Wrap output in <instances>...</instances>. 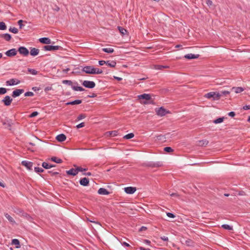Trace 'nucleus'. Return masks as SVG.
<instances>
[{"mask_svg": "<svg viewBox=\"0 0 250 250\" xmlns=\"http://www.w3.org/2000/svg\"><path fill=\"white\" fill-rule=\"evenodd\" d=\"M96 97H97V94L94 93H93L91 95L87 96V97L88 98H95Z\"/></svg>", "mask_w": 250, "mask_h": 250, "instance_id": "nucleus-61", "label": "nucleus"}, {"mask_svg": "<svg viewBox=\"0 0 250 250\" xmlns=\"http://www.w3.org/2000/svg\"><path fill=\"white\" fill-rule=\"evenodd\" d=\"M124 190L127 194H131L134 193L136 191V188L135 187H128L125 188H124Z\"/></svg>", "mask_w": 250, "mask_h": 250, "instance_id": "nucleus-14", "label": "nucleus"}, {"mask_svg": "<svg viewBox=\"0 0 250 250\" xmlns=\"http://www.w3.org/2000/svg\"><path fill=\"white\" fill-rule=\"evenodd\" d=\"M168 66H165V65H157L155 66L156 69H159V70H162L163 68H168Z\"/></svg>", "mask_w": 250, "mask_h": 250, "instance_id": "nucleus-46", "label": "nucleus"}, {"mask_svg": "<svg viewBox=\"0 0 250 250\" xmlns=\"http://www.w3.org/2000/svg\"><path fill=\"white\" fill-rule=\"evenodd\" d=\"M160 238H161L162 240H164V241H167H167H168V237H166V236H161V237H160Z\"/></svg>", "mask_w": 250, "mask_h": 250, "instance_id": "nucleus-56", "label": "nucleus"}, {"mask_svg": "<svg viewBox=\"0 0 250 250\" xmlns=\"http://www.w3.org/2000/svg\"><path fill=\"white\" fill-rule=\"evenodd\" d=\"M118 28L120 33L123 35H125L127 33V30L121 26H118Z\"/></svg>", "mask_w": 250, "mask_h": 250, "instance_id": "nucleus-34", "label": "nucleus"}, {"mask_svg": "<svg viewBox=\"0 0 250 250\" xmlns=\"http://www.w3.org/2000/svg\"><path fill=\"white\" fill-rule=\"evenodd\" d=\"M77 171H78V173L79 172V171H86L87 170V168H83L82 167H77Z\"/></svg>", "mask_w": 250, "mask_h": 250, "instance_id": "nucleus-49", "label": "nucleus"}, {"mask_svg": "<svg viewBox=\"0 0 250 250\" xmlns=\"http://www.w3.org/2000/svg\"><path fill=\"white\" fill-rule=\"evenodd\" d=\"M106 65H107L108 66L110 67H115L116 65V62L115 61H106V63H105Z\"/></svg>", "mask_w": 250, "mask_h": 250, "instance_id": "nucleus-29", "label": "nucleus"}, {"mask_svg": "<svg viewBox=\"0 0 250 250\" xmlns=\"http://www.w3.org/2000/svg\"><path fill=\"white\" fill-rule=\"evenodd\" d=\"M98 194L100 195H108L110 192L105 188H100L98 190Z\"/></svg>", "mask_w": 250, "mask_h": 250, "instance_id": "nucleus-21", "label": "nucleus"}, {"mask_svg": "<svg viewBox=\"0 0 250 250\" xmlns=\"http://www.w3.org/2000/svg\"><path fill=\"white\" fill-rule=\"evenodd\" d=\"M134 136V134L133 133H130L129 134H126L124 137V139L128 140L132 138Z\"/></svg>", "mask_w": 250, "mask_h": 250, "instance_id": "nucleus-37", "label": "nucleus"}, {"mask_svg": "<svg viewBox=\"0 0 250 250\" xmlns=\"http://www.w3.org/2000/svg\"><path fill=\"white\" fill-rule=\"evenodd\" d=\"M222 228L224 229H227L229 230H232L233 229V228L232 226H230L227 224H224L222 225Z\"/></svg>", "mask_w": 250, "mask_h": 250, "instance_id": "nucleus-33", "label": "nucleus"}, {"mask_svg": "<svg viewBox=\"0 0 250 250\" xmlns=\"http://www.w3.org/2000/svg\"><path fill=\"white\" fill-rule=\"evenodd\" d=\"M84 125H85L84 123L83 122V123H81L79 124V125H78L76 126V127L77 128H81V127H83L84 126Z\"/></svg>", "mask_w": 250, "mask_h": 250, "instance_id": "nucleus-55", "label": "nucleus"}, {"mask_svg": "<svg viewBox=\"0 0 250 250\" xmlns=\"http://www.w3.org/2000/svg\"><path fill=\"white\" fill-rule=\"evenodd\" d=\"M12 101V99L10 98L9 96H6L2 100V102L3 103L5 106H9L11 104Z\"/></svg>", "mask_w": 250, "mask_h": 250, "instance_id": "nucleus-12", "label": "nucleus"}, {"mask_svg": "<svg viewBox=\"0 0 250 250\" xmlns=\"http://www.w3.org/2000/svg\"><path fill=\"white\" fill-rule=\"evenodd\" d=\"M79 182L81 186L86 187L89 185V180L88 178L84 177L81 178Z\"/></svg>", "mask_w": 250, "mask_h": 250, "instance_id": "nucleus-15", "label": "nucleus"}, {"mask_svg": "<svg viewBox=\"0 0 250 250\" xmlns=\"http://www.w3.org/2000/svg\"><path fill=\"white\" fill-rule=\"evenodd\" d=\"M4 216L11 223H12V224L15 223V221L14 220V219L10 215H9L7 213H5Z\"/></svg>", "mask_w": 250, "mask_h": 250, "instance_id": "nucleus-30", "label": "nucleus"}, {"mask_svg": "<svg viewBox=\"0 0 250 250\" xmlns=\"http://www.w3.org/2000/svg\"><path fill=\"white\" fill-rule=\"evenodd\" d=\"M52 89V87H51V86H47V87H46L44 88V91H45V92H47V91H48L49 90H51Z\"/></svg>", "mask_w": 250, "mask_h": 250, "instance_id": "nucleus-62", "label": "nucleus"}, {"mask_svg": "<svg viewBox=\"0 0 250 250\" xmlns=\"http://www.w3.org/2000/svg\"><path fill=\"white\" fill-rule=\"evenodd\" d=\"M83 85L86 88H93L95 86V83L93 81H84L82 83Z\"/></svg>", "mask_w": 250, "mask_h": 250, "instance_id": "nucleus-5", "label": "nucleus"}, {"mask_svg": "<svg viewBox=\"0 0 250 250\" xmlns=\"http://www.w3.org/2000/svg\"><path fill=\"white\" fill-rule=\"evenodd\" d=\"M244 90V89L242 87H233L231 88V91H234L235 93H240Z\"/></svg>", "mask_w": 250, "mask_h": 250, "instance_id": "nucleus-23", "label": "nucleus"}, {"mask_svg": "<svg viewBox=\"0 0 250 250\" xmlns=\"http://www.w3.org/2000/svg\"><path fill=\"white\" fill-rule=\"evenodd\" d=\"M206 3L208 6H210L212 4V2L210 0H207L206 1Z\"/></svg>", "mask_w": 250, "mask_h": 250, "instance_id": "nucleus-59", "label": "nucleus"}, {"mask_svg": "<svg viewBox=\"0 0 250 250\" xmlns=\"http://www.w3.org/2000/svg\"><path fill=\"white\" fill-rule=\"evenodd\" d=\"M85 117V115L83 114H81L79 115L77 117V120L78 121L82 120L83 119H84Z\"/></svg>", "mask_w": 250, "mask_h": 250, "instance_id": "nucleus-52", "label": "nucleus"}, {"mask_svg": "<svg viewBox=\"0 0 250 250\" xmlns=\"http://www.w3.org/2000/svg\"><path fill=\"white\" fill-rule=\"evenodd\" d=\"M167 215L168 217L172 218H174L175 217V215L174 214H173V213H170V212H167Z\"/></svg>", "mask_w": 250, "mask_h": 250, "instance_id": "nucleus-54", "label": "nucleus"}, {"mask_svg": "<svg viewBox=\"0 0 250 250\" xmlns=\"http://www.w3.org/2000/svg\"><path fill=\"white\" fill-rule=\"evenodd\" d=\"M62 47L59 45H47L43 46V49L45 51H55L62 49Z\"/></svg>", "mask_w": 250, "mask_h": 250, "instance_id": "nucleus-3", "label": "nucleus"}, {"mask_svg": "<svg viewBox=\"0 0 250 250\" xmlns=\"http://www.w3.org/2000/svg\"><path fill=\"white\" fill-rule=\"evenodd\" d=\"M224 117L219 118H217V119L214 120L213 121V123L215 124H219V123L223 122L224 121Z\"/></svg>", "mask_w": 250, "mask_h": 250, "instance_id": "nucleus-36", "label": "nucleus"}, {"mask_svg": "<svg viewBox=\"0 0 250 250\" xmlns=\"http://www.w3.org/2000/svg\"><path fill=\"white\" fill-rule=\"evenodd\" d=\"M199 57V55H195L192 54H188L185 56V58L187 59H197Z\"/></svg>", "mask_w": 250, "mask_h": 250, "instance_id": "nucleus-25", "label": "nucleus"}, {"mask_svg": "<svg viewBox=\"0 0 250 250\" xmlns=\"http://www.w3.org/2000/svg\"><path fill=\"white\" fill-rule=\"evenodd\" d=\"M66 172L67 174L70 175H72V176H75L78 174L77 168H72L70 169L67 170L66 171Z\"/></svg>", "mask_w": 250, "mask_h": 250, "instance_id": "nucleus-19", "label": "nucleus"}, {"mask_svg": "<svg viewBox=\"0 0 250 250\" xmlns=\"http://www.w3.org/2000/svg\"><path fill=\"white\" fill-rule=\"evenodd\" d=\"M163 165L162 163L161 162H148L146 164V166L150 167H162Z\"/></svg>", "mask_w": 250, "mask_h": 250, "instance_id": "nucleus-6", "label": "nucleus"}, {"mask_svg": "<svg viewBox=\"0 0 250 250\" xmlns=\"http://www.w3.org/2000/svg\"><path fill=\"white\" fill-rule=\"evenodd\" d=\"M219 93H220V94H221V96H226L227 95L229 94L230 92L228 91L224 90V91H220V92H219Z\"/></svg>", "mask_w": 250, "mask_h": 250, "instance_id": "nucleus-45", "label": "nucleus"}, {"mask_svg": "<svg viewBox=\"0 0 250 250\" xmlns=\"http://www.w3.org/2000/svg\"><path fill=\"white\" fill-rule=\"evenodd\" d=\"M0 38L4 39L6 41H9L11 39V36L8 33L2 34H0Z\"/></svg>", "mask_w": 250, "mask_h": 250, "instance_id": "nucleus-22", "label": "nucleus"}, {"mask_svg": "<svg viewBox=\"0 0 250 250\" xmlns=\"http://www.w3.org/2000/svg\"><path fill=\"white\" fill-rule=\"evenodd\" d=\"M34 95V94L33 92H30V91L26 92L24 93V96H25V97H28V96L32 97V96H33Z\"/></svg>", "mask_w": 250, "mask_h": 250, "instance_id": "nucleus-47", "label": "nucleus"}, {"mask_svg": "<svg viewBox=\"0 0 250 250\" xmlns=\"http://www.w3.org/2000/svg\"><path fill=\"white\" fill-rule=\"evenodd\" d=\"M138 98L139 99H145L146 100H149L151 99V96L149 94L144 93L143 94L138 95Z\"/></svg>", "mask_w": 250, "mask_h": 250, "instance_id": "nucleus-18", "label": "nucleus"}, {"mask_svg": "<svg viewBox=\"0 0 250 250\" xmlns=\"http://www.w3.org/2000/svg\"><path fill=\"white\" fill-rule=\"evenodd\" d=\"M6 29V25L4 22H0V30H4Z\"/></svg>", "mask_w": 250, "mask_h": 250, "instance_id": "nucleus-41", "label": "nucleus"}, {"mask_svg": "<svg viewBox=\"0 0 250 250\" xmlns=\"http://www.w3.org/2000/svg\"><path fill=\"white\" fill-rule=\"evenodd\" d=\"M40 50L39 49L31 47L30 48V55L32 56H36L38 55L39 53Z\"/></svg>", "mask_w": 250, "mask_h": 250, "instance_id": "nucleus-17", "label": "nucleus"}, {"mask_svg": "<svg viewBox=\"0 0 250 250\" xmlns=\"http://www.w3.org/2000/svg\"><path fill=\"white\" fill-rule=\"evenodd\" d=\"M208 144V141L207 140H202L198 141L197 145L199 146H205Z\"/></svg>", "mask_w": 250, "mask_h": 250, "instance_id": "nucleus-24", "label": "nucleus"}, {"mask_svg": "<svg viewBox=\"0 0 250 250\" xmlns=\"http://www.w3.org/2000/svg\"><path fill=\"white\" fill-rule=\"evenodd\" d=\"M20 83V81L18 80H16L15 79H11L10 80L7 81L6 82V84L7 85H14L16 84H18Z\"/></svg>", "mask_w": 250, "mask_h": 250, "instance_id": "nucleus-11", "label": "nucleus"}, {"mask_svg": "<svg viewBox=\"0 0 250 250\" xmlns=\"http://www.w3.org/2000/svg\"><path fill=\"white\" fill-rule=\"evenodd\" d=\"M105 63H106V61H105L102 60V61H99V64L100 65H103Z\"/></svg>", "mask_w": 250, "mask_h": 250, "instance_id": "nucleus-60", "label": "nucleus"}, {"mask_svg": "<svg viewBox=\"0 0 250 250\" xmlns=\"http://www.w3.org/2000/svg\"><path fill=\"white\" fill-rule=\"evenodd\" d=\"M103 73V71L98 68L94 67V74H100Z\"/></svg>", "mask_w": 250, "mask_h": 250, "instance_id": "nucleus-39", "label": "nucleus"}, {"mask_svg": "<svg viewBox=\"0 0 250 250\" xmlns=\"http://www.w3.org/2000/svg\"><path fill=\"white\" fill-rule=\"evenodd\" d=\"M42 167L45 168V169H49V168H51L52 167H55V165H52V164H49L47 163H46V162H43L42 163Z\"/></svg>", "mask_w": 250, "mask_h": 250, "instance_id": "nucleus-27", "label": "nucleus"}, {"mask_svg": "<svg viewBox=\"0 0 250 250\" xmlns=\"http://www.w3.org/2000/svg\"><path fill=\"white\" fill-rule=\"evenodd\" d=\"M82 103V101L81 100H76L75 101L68 102L66 104L67 105H75V104H79Z\"/></svg>", "mask_w": 250, "mask_h": 250, "instance_id": "nucleus-28", "label": "nucleus"}, {"mask_svg": "<svg viewBox=\"0 0 250 250\" xmlns=\"http://www.w3.org/2000/svg\"><path fill=\"white\" fill-rule=\"evenodd\" d=\"M18 51L20 54L23 55L24 56H27L28 55L29 52L28 50L24 46H21L19 48Z\"/></svg>", "mask_w": 250, "mask_h": 250, "instance_id": "nucleus-8", "label": "nucleus"}, {"mask_svg": "<svg viewBox=\"0 0 250 250\" xmlns=\"http://www.w3.org/2000/svg\"><path fill=\"white\" fill-rule=\"evenodd\" d=\"M243 109L244 110H248L250 109V105H246L243 106Z\"/></svg>", "mask_w": 250, "mask_h": 250, "instance_id": "nucleus-63", "label": "nucleus"}, {"mask_svg": "<svg viewBox=\"0 0 250 250\" xmlns=\"http://www.w3.org/2000/svg\"><path fill=\"white\" fill-rule=\"evenodd\" d=\"M9 31L10 32H11L14 34H17L19 32L18 31V29L16 28V27H10L9 28Z\"/></svg>", "mask_w": 250, "mask_h": 250, "instance_id": "nucleus-38", "label": "nucleus"}, {"mask_svg": "<svg viewBox=\"0 0 250 250\" xmlns=\"http://www.w3.org/2000/svg\"><path fill=\"white\" fill-rule=\"evenodd\" d=\"M164 151H165L167 152L170 153L173 151V149L171 147L169 146L165 147L164 149Z\"/></svg>", "mask_w": 250, "mask_h": 250, "instance_id": "nucleus-43", "label": "nucleus"}, {"mask_svg": "<svg viewBox=\"0 0 250 250\" xmlns=\"http://www.w3.org/2000/svg\"><path fill=\"white\" fill-rule=\"evenodd\" d=\"M82 71L87 74H94V67L93 66H86L83 68Z\"/></svg>", "mask_w": 250, "mask_h": 250, "instance_id": "nucleus-7", "label": "nucleus"}, {"mask_svg": "<svg viewBox=\"0 0 250 250\" xmlns=\"http://www.w3.org/2000/svg\"><path fill=\"white\" fill-rule=\"evenodd\" d=\"M17 54V50L15 48H12L11 49H10L8 51H7L5 52V54L7 56L11 57L15 56Z\"/></svg>", "mask_w": 250, "mask_h": 250, "instance_id": "nucleus-9", "label": "nucleus"}, {"mask_svg": "<svg viewBox=\"0 0 250 250\" xmlns=\"http://www.w3.org/2000/svg\"><path fill=\"white\" fill-rule=\"evenodd\" d=\"M22 215L25 217L28 220H30L32 219L31 217L26 213L22 212Z\"/></svg>", "mask_w": 250, "mask_h": 250, "instance_id": "nucleus-51", "label": "nucleus"}, {"mask_svg": "<svg viewBox=\"0 0 250 250\" xmlns=\"http://www.w3.org/2000/svg\"><path fill=\"white\" fill-rule=\"evenodd\" d=\"M56 139L58 142H62L66 140V137L64 134H60L56 136Z\"/></svg>", "mask_w": 250, "mask_h": 250, "instance_id": "nucleus-20", "label": "nucleus"}, {"mask_svg": "<svg viewBox=\"0 0 250 250\" xmlns=\"http://www.w3.org/2000/svg\"><path fill=\"white\" fill-rule=\"evenodd\" d=\"M102 51L106 53H112L114 52V50L112 48H104L102 49Z\"/></svg>", "mask_w": 250, "mask_h": 250, "instance_id": "nucleus-32", "label": "nucleus"}, {"mask_svg": "<svg viewBox=\"0 0 250 250\" xmlns=\"http://www.w3.org/2000/svg\"><path fill=\"white\" fill-rule=\"evenodd\" d=\"M62 83L63 84H67L69 86H71L72 88L75 91H83L85 90V89L81 86H79L78 85H73V83L70 80H63L62 81ZM74 83L75 85L78 84L77 82H75Z\"/></svg>", "mask_w": 250, "mask_h": 250, "instance_id": "nucleus-1", "label": "nucleus"}, {"mask_svg": "<svg viewBox=\"0 0 250 250\" xmlns=\"http://www.w3.org/2000/svg\"><path fill=\"white\" fill-rule=\"evenodd\" d=\"M27 71L29 73L34 75H36L38 73V71L34 69L28 68Z\"/></svg>", "mask_w": 250, "mask_h": 250, "instance_id": "nucleus-35", "label": "nucleus"}, {"mask_svg": "<svg viewBox=\"0 0 250 250\" xmlns=\"http://www.w3.org/2000/svg\"><path fill=\"white\" fill-rule=\"evenodd\" d=\"M6 89L3 87H0V95L4 94L6 93Z\"/></svg>", "mask_w": 250, "mask_h": 250, "instance_id": "nucleus-48", "label": "nucleus"}, {"mask_svg": "<svg viewBox=\"0 0 250 250\" xmlns=\"http://www.w3.org/2000/svg\"><path fill=\"white\" fill-rule=\"evenodd\" d=\"M47 173L50 174L51 176H55L59 174V172L57 171H54V170H48L47 171Z\"/></svg>", "mask_w": 250, "mask_h": 250, "instance_id": "nucleus-42", "label": "nucleus"}, {"mask_svg": "<svg viewBox=\"0 0 250 250\" xmlns=\"http://www.w3.org/2000/svg\"><path fill=\"white\" fill-rule=\"evenodd\" d=\"M204 97L207 99L212 98L213 100H219L221 97L219 92H210L206 94Z\"/></svg>", "mask_w": 250, "mask_h": 250, "instance_id": "nucleus-2", "label": "nucleus"}, {"mask_svg": "<svg viewBox=\"0 0 250 250\" xmlns=\"http://www.w3.org/2000/svg\"><path fill=\"white\" fill-rule=\"evenodd\" d=\"M39 113L37 111H34L29 115V117L31 118L35 117Z\"/></svg>", "mask_w": 250, "mask_h": 250, "instance_id": "nucleus-50", "label": "nucleus"}, {"mask_svg": "<svg viewBox=\"0 0 250 250\" xmlns=\"http://www.w3.org/2000/svg\"><path fill=\"white\" fill-rule=\"evenodd\" d=\"M24 92L23 89H17L13 91L12 96L13 98H16L19 96L21 94Z\"/></svg>", "mask_w": 250, "mask_h": 250, "instance_id": "nucleus-13", "label": "nucleus"}, {"mask_svg": "<svg viewBox=\"0 0 250 250\" xmlns=\"http://www.w3.org/2000/svg\"><path fill=\"white\" fill-rule=\"evenodd\" d=\"M155 110L157 114L160 116H164L166 115V114L169 113V111H167L163 107H161L158 108H157Z\"/></svg>", "mask_w": 250, "mask_h": 250, "instance_id": "nucleus-4", "label": "nucleus"}, {"mask_svg": "<svg viewBox=\"0 0 250 250\" xmlns=\"http://www.w3.org/2000/svg\"><path fill=\"white\" fill-rule=\"evenodd\" d=\"M170 195L172 197H179V195L177 193H172L170 194Z\"/></svg>", "mask_w": 250, "mask_h": 250, "instance_id": "nucleus-64", "label": "nucleus"}, {"mask_svg": "<svg viewBox=\"0 0 250 250\" xmlns=\"http://www.w3.org/2000/svg\"><path fill=\"white\" fill-rule=\"evenodd\" d=\"M39 41L40 42L43 44H48L51 43V40L49 38L46 37H43L39 39Z\"/></svg>", "mask_w": 250, "mask_h": 250, "instance_id": "nucleus-16", "label": "nucleus"}, {"mask_svg": "<svg viewBox=\"0 0 250 250\" xmlns=\"http://www.w3.org/2000/svg\"><path fill=\"white\" fill-rule=\"evenodd\" d=\"M229 116L233 117L235 115V113L233 111H231L228 113Z\"/></svg>", "mask_w": 250, "mask_h": 250, "instance_id": "nucleus-57", "label": "nucleus"}, {"mask_svg": "<svg viewBox=\"0 0 250 250\" xmlns=\"http://www.w3.org/2000/svg\"><path fill=\"white\" fill-rule=\"evenodd\" d=\"M34 170H35V171L37 173L44 172L43 169H42V168H41V167H35Z\"/></svg>", "mask_w": 250, "mask_h": 250, "instance_id": "nucleus-44", "label": "nucleus"}, {"mask_svg": "<svg viewBox=\"0 0 250 250\" xmlns=\"http://www.w3.org/2000/svg\"><path fill=\"white\" fill-rule=\"evenodd\" d=\"M11 244L16 246V248H20L21 245L19 240L17 239H14L12 240Z\"/></svg>", "mask_w": 250, "mask_h": 250, "instance_id": "nucleus-26", "label": "nucleus"}, {"mask_svg": "<svg viewBox=\"0 0 250 250\" xmlns=\"http://www.w3.org/2000/svg\"><path fill=\"white\" fill-rule=\"evenodd\" d=\"M118 131L116 130L108 131L106 133L109 134L111 136H116L117 135Z\"/></svg>", "mask_w": 250, "mask_h": 250, "instance_id": "nucleus-40", "label": "nucleus"}, {"mask_svg": "<svg viewBox=\"0 0 250 250\" xmlns=\"http://www.w3.org/2000/svg\"><path fill=\"white\" fill-rule=\"evenodd\" d=\"M122 245L125 247H131L130 245L125 242H124L122 243Z\"/></svg>", "mask_w": 250, "mask_h": 250, "instance_id": "nucleus-58", "label": "nucleus"}, {"mask_svg": "<svg viewBox=\"0 0 250 250\" xmlns=\"http://www.w3.org/2000/svg\"><path fill=\"white\" fill-rule=\"evenodd\" d=\"M23 21L22 20H20L18 21V23L20 26V28L21 29L24 25L22 24Z\"/></svg>", "mask_w": 250, "mask_h": 250, "instance_id": "nucleus-53", "label": "nucleus"}, {"mask_svg": "<svg viewBox=\"0 0 250 250\" xmlns=\"http://www.w3.org/2000/svg\"><path fill=\"white\" fill-rule=\"evenodd\" d=\"M51 160L53 162H54L56 163H58V164H60V163H62V159L59 158H57L56 157H52L51 158Z\"/></svg>", "mask_w": 250, "mask_h": 250, "instance_id": "nucleus-31", "label": "nucleus"}, {"mask_svg": "<svg viewBox=\"0 0 250 250\" xmlns=\"http://www.w3.org/2000/svg\"><path fill=\"white\" fill-rule=\"evenodd\" d=\"M33 163L27 161H22L21 162V165L25 167L28 169L32 170L33 167Z\"/></svg>", "mask_w": 250, "mask_h": 250, "instance_id": "nucleus-10", "label": "nucleus"}]
</instances>
